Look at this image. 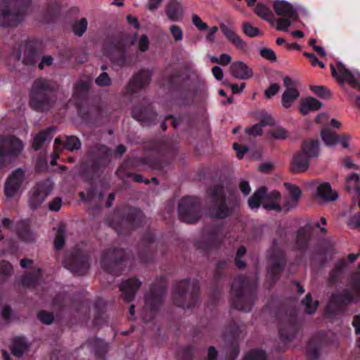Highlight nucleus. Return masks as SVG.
<instances>
[{
  "instance_id": "1",
  "label": "nucleus",
  "mask_w": 360,
  "mask_h": 360,
  "mask_svg": "<svg viewBox=\"0 0 360 360\" xmlns=\"http://www.w3.org/2000/svg\"><path fill=\"white\" fill-rule=\"evenodd\" d=\"M31 0H0V25L15 26L22 20Z\"/></svg>"
},
{
  "instance_id": "2",
  "label": "nucleus",
  "mask_w": 360,
  "mask_h": 360,
  "mask_svg": "<svg viewBox=\"0 0 360 360\" xmlns=\"http://www.w3.org/2000/svg\"><path fill=\"white\" fill-rule=\"evenodd\" d=\"M281 193L277 191L267 193L264 186L259 188L248 199V205L251 209H258L261 205L266 210H276L281 212L282 207L278 202Z\"/></svg>"
},
{
  "instance_id": "3",
  "label": "nucleus",
  "mask_w": 360,
  "mask_h": 360,
  "mask_svg": "<svg viewBox=\"0 0 360 360\" xmlns=\"http://www.w3.org/2000/svg\"><path fill=\"white\" fill-rule=\"evenodd\" d=\"M53 96V88L50 83L44 79H38L32 87L30 103L35 110H46Z\"/></svg>"
},
{
  "instance_id": "4",
  "label": "nucleus",
  "mask_w": 360,
  "mask_h": 360,
  "mask_svg": "<svg viewBox=\"0 0 360 360\" xmlns=\"http://www.w3.org/2000/svg\"><path fill=\"white\" fill-rule=\"evenodd\" d=\"M248 281L243 276L234 278L231 284V306L240 311H249L253 301L247 293Z\"/></svg>"
},
{
  "instance_id": "5",
  "label": "nucleus",
  "mask_w": 360,
  "mask_h": 360,
  "mask_svg": "<svg viewBox=\"0 0 360 360\" xmlns=\"http://www.w3.org/2000/svg\"><path fill=\"white\" fill-rule=\"evenodd\" d=\"M24 143L15 136L0 135V163L9 164L23 150Z\"/></svg>"
},
{
  "instance_id": "6",
  "label": "nucleus",
  "mask_w": 360,
  "mask_h": 360,
  "mask_svg": "<svg viewBox=\"0 0 360 360\" xmlns=\"http://www.w3.org/2000/svg\"><path fill=\"white\" fill-rule=\"evenodd\" d=\"M273 8L277 15L281 18L277 20V30L287 31L292 22L298 18V14L291 4L285 1H276Z\"/></svg>"
},
{
  "instance_id": "7",
  "label": "nucleus",
  "mask_w": 360,
  "mask_h": 360,
  "mask_svg": "<svg viewBox=\"0 0 360 360\" xmlns=\"http://www.w3.org/2000/svg\"><path fill=\"white\" fill-rule=\"evenodd\" d=\"M210 195L212 198V205L210 207V214L213 218L224 219L229 217L231 210L226 203L225 194L221 186H216L210 189Z\"/></svg>"
},
{
  "instance_id": "8",
  "label": "nucleus",
  "mask_w": 360,
  "mask_h": 360,
  "mask_svg": "<svg viewBox=\"0 0 360 360\" xmlns=\"http://www.w3.org/2000/svg\"><path fill=\"white\" fill-rule=\"evenodd\" d=\"M179 215L181 221L188 224L199 220L201 214L198 200L193 197L182 198L179 205Z\"/></svg>"
},
{
  "instance_id": "9",
  "label": "nucleus",
  "mask_w": 360,
  "mask_h": 360,
  "mask_svg": "<svg viewBox=\"0 0 360 360\" xmlns=\"http://www.w3.org/2000/svg\"><path fill=\"white\" fill-rule=\"evenodd\" d=\"M198 289V283L190 280H184L181 281L174 292H173V299L175 304L183 309L191 308L193 305V302L186 304V300L188 296L193 297V293Z\"/></svg>"
},
{
  "instance_id": "10",
  "label": "nucleus",
  "mask_w": 360,
  "mask_h": 360,
  "mask_svg": "<svg viewBox=\"0 0 360 360\" xmlns=\"http://www.w3.org/2000/svg\"><path fill=\"white\" fill-rule=\"evenodd\" d=\"M25 173L24 169L18 168L8 176L4 184V194L7 198H11L20 193Z\"/></svg>"
},
{
  "instance_id": "11",
  "label": "nucleus",
  "mask_w": 360,
  "mask_h": 360,
  "mask_svg": "<svg viewBox=\"0 0 360 360\" xmlns=\"http://www.w3.org/2000/svg\"><path fill=\"white\" fill-rule=\"evenodd\" d=\"M63 263L67 269L78 275L84 274L89 267L87 256L82 252L67 256Z\"/></svg>"
},
{
  "instance_id": "12",
  "label": "nucleus",
  "mask_w": 360,
  "mask_h": 360,
  "mask_svg": "<svg viewBox=\"0 0 360 360\" xmlns=\"http://www.w3.org/2000/svg\"><path fill=\"white\" fill-rule=\"evenodd\" d=\"M124 257V252L122 249H108L101 255V264L106 271L115 274Z\"/></svg>"
},
{
  "instance_id": "13",
  "label": "nucleus",
  "mask_w": 360,
  "mask_h": 360,
  "mask_svg": "<svg viewBox=\"0 0 360 360\" xmlns=\"http://www.w3.org/2000/svg\"><path fill=\"white\" fill-rule=\"evenodd\" d=\"M53 187L49 182H40L30 191L29 205L32 209H37L51 193Z\"/></svg>"
},
{
  "instance_id": "14",
  "label": "nucleus",
  "mask_w": 360,
  "mask_h": 360,
  "mask_svg": "<svg viewBox=\"0 0 360 360\" xmlns=\"http://www.w3.org/2000/svg\"><path fill=\"white\" fill-rule=\"evenodd\" d=\"M150 73L146 70H142L135 75L133 79L130 81L127 91L129 94L137 92L141 88L148 84L150 82Z\"/></svg>"
},
{
  "instance_id": "15",
  "label": "nucleus",
  "mask_w": 360,
  "mask_h": 360,
  "mask_svg": "<svg viewBox=\"0 0 360 360\" xmlns=\"http://www.w3.org/2000/svg\"><path fill=\"white\" fill-rule=\"evenodd\" d=\"M141 283L136 278H130L122 282L120 285V290L126 302L131 301Z\"/></svg>"
},
{
  "instance_id": "16",
  "label": "nucleus",
  "mask_w": 360,
  "mask_h": 360,
  "mask_svg": "<svg viewBox=\"0 0 360 360\" xmlns=\"http://www.w3.org/2000/svg\"><path fill=\"white\" fill-rule=\"evenodd\" d=\"M229 71L233 77L238 79L245 80L253 76L252 69L242 61L233 63L229 68Z\"/></svg>"
},
{
  "instance_id": "17",
  "label": "nucleus",
  "mask_w": 360,
  "mask_h": 360,
  "mask_svg": "<svg viewBox=\"0 0 360 360\" xmlns=\"http://www.w3.org/2000/svg\"><path fill=\"white\" fill-rule=\"evenodd\" d=\"M309 158L300 151L296 152L292 156L290 169L293 173H302L306 172L309 165Z\"/></svg>"
},
{
  "instance_id": "18",
  "label": "nucleus",
  "mask_w": 360,
  "mask_h": 360,
  "mask_svg": "<svg viewBox=\"0 0 360 360\" xmlns=\"http://www.w3.org/2000/svg\"><path fill=\"white\" fill-rule=\"evenodd\" d=\"M359 300L360 298L359 297L354 299L349 291L343 290L332 295L329 304L339 307L342 305H347L352 302L359 301Z\"/></svg>"
},
{
  "instance_id": "19",
  "label": "nucleus",
  "mask_w": 360,
  "mask_h": 360,
  "mask_svg": "<svg viewBox=\"0 0 360 360\" xmlns=\"http://www.w3.org/2000/svg\"><path fill=\"white\" fill-rule=\"evenodd\" d=\"M338 71L340 72V77H339L338 81L340 83L343 84L347 82L353 88H360L359 81L343 64L338 63Z\"/></svg>"
},
{
  "instance_id": "20",
  "label": "nucleus",
  "mask_w": 360,
  "mask_h": 360,
  "mask_svg": "<svg viewBox=\"0 0 360 360\" xmlns=\"http://www.w3.org/2000/svg\"><path fill=\"white\" fill-rule=\"evenodd\" d=\"M220 29L226 38L238 49L245 50L246 44L243 40L236 33V32L222 24L220 25Z\"/></svg>"
},
{
  "instance_id": "21",
  "label": "nucleus",
  "mask_w": 360,
  "mask_h": 360,
  "mask_svg": "<svg viewBox=\"0 0 360 360\" xmlns=\"http://www.w3.org/2000/svg\"><path fill=\"white\" fill-rule=\"evenodd\" d=\"M322 107V103L313 97L302 98L300 101V111L305 115L311 111H316Z\"/></svg>"
},
{
  "instance_id": "22",
  "label": "nucleus",
  "mask_w": 360,
  "mask_h": 360,
  "mask_svg": "<svg viewBox=\"0 0 360 360\" xmlns=\"http://www.w3.org/2000/svg\"><path fill=\"white\" fill-rule=\"evenodd\" d=\"M301 153L309 158L318 157L319 154V143L317 140L304 141L301 146Z\"/></svg>"
},
{
  "instance_id": "23",
  "label": "nucleus",
  "mask_w": 360,
  "mask_h": 360,
  "mask_svg": "<svg viewBox=\"0 0 360 360\" xmlns=\"http://www.w3.org/2000/svg\"><path fill=\"white\" fill-rule=\"evenodd\" d=\"M165 13L170 20L176 22L182 18L183 9L179 3L173 1L167 5Z\"/></svg>"
},
{
  "instance_id": "24",
  "label": "nucleus",
  "mask_w": 360,
  "mask_h": 360,
  "mask_svg": "<svg viewBox=\"0 0 360 360\" xmlns=\"http://www.w3.org/2000/svg\"><path fill=\"white\" fill-rule=\"evenodd\" d=\"M318 195L325 201H335L338 198L335 191L332 190L328 183L321 184L317 188Z\"/></svg>"
},
{
  "instance_id": "25",
  "label": "nucleus",
  "mask_w": 360,
  "mask_h": 360,
  "mask_svg": "<svg viewBox=\"0 0 360 360\" xmlns=\"http://www.w3.org/2000/svg\"><path fill=\"white\" fill-rule=\"evenodd\" d=\"M297 329V327L295 321H290L287 324L282 323L279 326L281 336L289 341L294 338Z\"/></svg>"
},
{
  "instance_id": "26",
  "label": "nucleus",
  "mask_w": 360,
  "mask_h": 360,
  "mask_svg": "<svg viewBox=\"0 0 360 360\" xmlns=\"http://www.w3.org/2000/svg\"><path fill=\"white\" fill-rule=\"evenodd\" d=\"M271 266L270 269L271 274L274 276L281 272L284 266L285 259L283 254L278 251L271 256Z\"/></svg>"
},
{
  "instance_id": "27",
  "label": "nucleus",
  "mask_w": 360,
  "mask_h": 360,
  "mask_svg": "<svg viewBox=\"0 0 360 360\" xmlns=\"http://www.w3.org/2000/svg\"><path fill=\"white\" fill-rule=\"evenodd\" d=\"M300 93L297 89H285L282 95L281 103L283 108H289L297 100Z\"/></svg>"
},
{
  "instance_id": "28",
  "label": "nucleus",
  "mask_w": 360,
  "mask_h": 360,
  "mask_svg": "<svg viewBox=\"0 0 360 360\" xmlns=\"http://www.w3.org/2000/svg\"><path fill=\"white\" fill-rule=\"evenodd\" d=\"M339 136L340 135L326 127L321 131V139L328 146H333L338 144L339 143Z\"/></svg>"
},
{
  "instance_id": "29",
  "label": "nucleus",
  "mask_w": 360,
  "mask_h": 360,
  "mask_svg": "<svg viewBox=\"0 0 360 360\" xmlns=\"http://www.w3.org/2000/svg\"><path fill=\"white\" fill-rule=\"evenodd\" d=\"M274 120L271 117L262 120L259 123L253 125L252 127L246 128L245 132L252 136H260L262 134V127L265 125H271Z\"/></svg>"
},
{
  "instance_id": "30",
  "label": "nucleus",
  "mask_w": 360,
  "mask_h": 360,
  "mask_svg": "<svg viewBox=\"0 0 360 360\" xmlns=\"http://www.w3.org/2000/svg\"><path fill=\"white\" fill-rule=\"evenodd\" d=\"M51 129L41 131L34 138L32 147L35 150H39L46 143L49 142L52 139L49 136Z\"/></svg>"
},
{
  "instance_id": "31",
  "label": "nucleus",
  "mask_w": 360,
  "mask_h": 360,
  "mask_svg": "<svg viewBox=\"0 0 360 360\" xmlns=\"http://www.w3.org/2000/svg\"><path fill=\"white\" fill-rule=\"evenodd\" d=\"M27 348L28 345L23 338H16L13 340L11 352L15 356L19 358L22 356Z\"/></svg>"
},
{
  "instance_id": "32",
  "label": "nucleus",
  "mask_w": 360,
  "mask_h": 360,
  "mask_svg": "<svg viewBox=\"0 0 360 360\" xmlns=\"http://www.w3.org/2000/svg\"><path fill=\"white\" fill-rule=\"evenodd\" d=\"M346 189L349 191H354L357 195H360V178L359 174L354 173L346 179L345 184Z\"/></svg>"
},
{
  "instance_id": "33",
  "label": "nucleus",
  "mask_w": 360,
  "mask_h": 360,
  "mask_svg": "<svg viewBox=\"0 0 360 360\" xmlns=\"http://www.w3.org/2000/svg\"><path fill=\"white\" fill-rule=\"evenodd\" d=\"M255 13L262 19L274 23V14L271 11L262 4H257L255 10Z\"/></svg>"
},
{
  "instance_id": "34",
  "label": "nucleus",
  "mask_w": 360,
  "mask_h": 360,
  "mask_svg": "<svg viewBox=\"0 0 360 360\" xmlns=\"http://www.w3.org/2000/svg\"><path fill=\"white\" fill-rule=\"evenodd\" d=\"M302 304L304 306V311L307 314H313L316 310L319 305L318 301H312L311 294L308 293L302 301Z\"/></svg>"
},
{
  "instance_id": "35",
  "label": "nucleus",
  "mask_w": 360,
  "mask_h": 360,
  "mask_svg": "<svg viewBox=\"0 0 360 360\" xmlns=\"http://www.w3.org/2000/svg\"><path fill=\"white\" fill-rule=\"evenodd\" d=\"M81 147L79 139L75 136H66L64 142V148L68 150H78Z\"/></svg>"
},
{
  "instance_id": "36",
  "label": "nucleus",
  "mask_w": 360,
  "mask_h": 360,
  "mask_svg": "<svg viewBox=\"0 0 360 360\" xmlns=\"http://www.w3.org/2000/svg\"><path fill=\"white\" fill-rule=\"evenodd\" d=\"M18 233L19 237L25 241L28 242L33 240L32 234L31 233L28 227L24 222H22L18 225Z\"/></svg>"
},
{
  "instance_id": "37",
  "label": "nucleus",
  "mask_w": 360,
  "mask_h": 360,
  "mask_svg": "<svg viewBox=\"0 0 360 360\" xmlns=\"http://www.w3.org/2000/svg\"><path fill=\"white\" fill-rule=\"evenodd\" d=\"M269 134L274 139L284 140L289 136V132L283 127H276L269 131Z\"/></svg>"
},
{
  "instance_id": "38",
  "label": "nucleus",
  "mask_w": 360,
  "mask_h": 360,
  "mask_svg": "<svg viewBox=\"0 0 360 360\" xmlns=\"http://www.w3.org/2000/svg\"><path fill=\"white\" fill-rule=\"evenodd\" d=\"M87 24V20L84 18L76 21L72 26L74 33L77 36H82L86 30Z\"/></svg>"
},
{
  "instance_id": "39",
  "label": "nucleus",
  "mask_w": 360,
  "mask_h": 360,
  "mask_svg": "<svg viewBox=\"0 0 360 360\" xmlns=\"http://www.w3.org/2000/svg\"><path fill=\"white\" fill-rule=\"evenodd\" d=\"M284 186L288 192V197L300 200L302 192L298 186L290 183H285Z\"/></svg>"
},
{
  "instance_id": "40",
  "label": "nucleus",
  "mask_w": 360,
  "mask_h": 360,
  "mask_svg": "<svg viewBox=\"0 0 360 360\" xmlns=\"http://www.w3.org/2000/svg\"><path fill=\"white\" fill-rule=\"evenodd\" d=\"M169 32L175 42H179L183 39V31L181 28L176 25H172L169 28Z\"/></svg>"
},
{
  "instance_id": "41",
  "label": "nucleus",
  "mask_w": 360,
  "mask_h": 360,
  "mask_svg": "<svg viewBox=\"0 0 360 360\" xmlns=\"http://www.w3.org/2000/svg\"><path fill=\"white\" fill-rule=\"evenodd\" d=\"M243 360H266V354L262 350H252L246 354Z\"/></svg>"
},
{
  "instance_id": "42",
  "label": "nucleus",
  "mask_w": 360,
  "mask_h": 360,
  "mask_svg": "<svg viewBox=\"0 0 360 360\" xmlns=\"http://www.w3.org/2000/svg\"><path fill=\"white\" fill-rule=\"evenodd\" d=\"M310 89L323 98L328 99L331 96L330 91L323 86H311Z\"/></svg>"
},
{
  "instance_id": "43",
  "label": "nucleus",
  "mask_w": 360,
  "mask_h": 360,
  "mask_svg": "<svg viewBox=\"0 0 360 360\" xmlns=\"http://www.w3.org/2000/svg\"><path fill=\"white\" fill-rule=\"evenodd\" d=\"M65 243V231L63 229L60 228L58 230L55 240H54V247L56 250H60Z\"/></svg>"
},
{
  "instance_id": "44",
  "label": "nucleus",
  "mask_w": 360,
  "mask_h": 360,
  "mask_svg": "<svg viewBox=\"0 0 360 360\" xmlns=\"http://www.w3.org/2000/svg\"><path fill=\"white\" fill-rule=\"evenodd\" d=\"M243 30L245 34L250 37H254L260 34V31L257 27H253L248 22L243 24Z\"/></svg>"
},
{
  "instance_id": "45",
  "label": "nucleus",
  "mask_w": 360,
  "mask_h": 360,
  "mask_svg": "<svg viewBox=\"0 0 360 360\" xmlns=\"http://www.w3.org/2000/svg\"><path fill=\"white\" fill-rule=\"evenodd\" d=\"M245 252L246 250L243 246L240 247L237 250L235 262L239 269H243L245 266V263L240 259V258L245 255Z\"/></svg>"
},
{
  "instance_id": "46",
  "label": "nucleus",
  "mask_w": 360,
  "mask_h": 360,
  "mask_svg": "<svg viewBox=\"0 0 360 360\" xmlns=\"http://www.w3.org/2000/svg\"><path fill=\"white\" fill-rule=\"evenodd\" d=\"M96 83L99 86H105L110 84V79L105 72L101 73L96 79Z\"/></svg>"
},
{
  "instance_id": "47",
  "label": "nucleus",
  "mask_w": 360,
  "mask_h": 360,
  "mask_svg": "<svg viewBox=\"0 0 360 360\" xmlns=\"http://www.w3.org/2000/svg\"><path fill=\"white\" fill-rule=\"evenodd\" d=\"M260 55L271 61H276V56L275 52L269 48H264L260 50Z\"/></svg>"
},
{
  "instance_id": "48",
  "label": "nucleus",
  "mask_w": 360,
  "mask_h": 360,
  "mask_svg": "<svg viewBox=\"0 0 360 360\" xmlns=\"http://www.w3.org/2000/svg\"><path fill=\"white\" fill-rule=\"evenodd\" d=\"M12 273L13 268L8 262L5 261H2L0 262V274L8 276L11 275Z\"/></svg>"
},
{
  "instance_id": "49",
  "label": "nucleus",
  "mask_w": 360,
  "mask_h": 360,
  "mask_svg": "<svg viewBox=\"0 0 360 360\" xmlns=\"http://www.w3.org/2000/svg\"><path fill=\"white\" fill-rule=\"evenodd\" d=\"M347 224L352 229L360 228V212H357L348 219Z\"/></svg>"
},
{
  "instance_id": "50",
  "label": "nucleus",
  "mask_w": 360,
  "mask_h": 360,
  "mask_svg": "<svg viewBox=\"0 0 360 360\" xmlns=\"http://www.w3.org/2000/svg\"><path fill=\"white\" fill-rule=\"evenodd\" d=\"M38 318L42 323L47 325L51 324L53 320L52 314L46 311L39 312L38 314Z\"/></svg>"
},
{
  "instance_id": "51",
  "label": "nucleus",
  "mask_w": 360,
  "mask_h": 360,
  "mask_svg": "<svg viewBox=\"0 0 360 360\" xmlns=\"http://www.w3.org/2000/svg\"><path fill=\"white\" fill-rule=\"evenodd\" d=\"M298 202H299V200H297L296 198L295 199V198L288 197L286 199L285 202L283 205L282 209H283L285 211L288 212V211L296 207L298 204Z\"/></svg>"
},
{
  "instance_id": "52",
  "label": "nucleus",
  "mask_w": 360,
  "mask_h": 360,
  "mask_svg": "<svg viewBox=\"0 0 360 360\" xmlns=\"http://www.w3.org/2000/svg\"><path fill=\"white\" fill-rule=\"evenodd\" d=\"M280 86L276 83L271 84L269 87L265 91L264 95L266 98H270L273 96L276 95L279 91Z\"/></svg>"
},
{
  "instance_id": "53",
  "label": "nucleus",
  "mask_w": 360,
  "mask_h": 360,
  "mask_svg": "<svg viewBox=\"0 0 360 360\" xmlns=\"http://www.w3.org/2000/svg\"><path fill=\"white\" fill-rule=\"evenodd\" d=\"M62 205V200L60 198L56 197L53 198L49 204V208L51 211L57 212L60 210Z\"/></svg>"
},
{
  "instance_id": "54",
  "label": "nucleus",
  "mask_w": 360,
  "mask_h": 360,
  "mask_svg": "<svg viewBox=\"0 0 360 360\" xmlns=\"http://www.w3.org/2000/svg\"><path fill=\"white\" fill-rule=\"evenodd\" d=\"M192 22L193 25L200 30H204L207 28V25L204 22L202 21V20L198 15L195 14H193L192 15Z\"/></svg>"
},
{
  "instance_id": "55",
  "label": "nucleus",
  "mask_w": 360,
  "mask_h": 360,
  "mask_svg": "<svg viewBox=\"0 0 360 360\" xmlns=\"http://www.w3.org/2000/svg\"><path fill=\"white\" fill-rule=\"evenodd\" d=\"M37 281V279L35 276L32 275H28L25 276L22 278V283L24 286L26 287H34Z\"/></svg>"
},
{
  "instance_id": "56",
  "label": "nucleus",
  "mask_w": 360,
  "mask_h": 360,
  "mask_svg": "<svg viewBox=\"0 0 360 360\" xmlns=\"http://www.w3.org/2000/svg\"><path fill=\"white\" fill-rule=\"evenodd\" d=\"M165 0H148L146 7L150 11L158 9Z\"/></svg>"
},
{
  "instance_id": "57",
  "label": "nucleus",
  "mask_w": 360,
  "mask_h": 360,
  "mask_svg": "<svg viewBox=\"0 0 360 360\" xmlns=\"http://www.w3.org/2000/svg\"><path fill=\"white\" fill-rule=\"evenodd\" d=\"M233 148L236 151V156L239 159L243 158L245 153L248 151V147H246V146L242 147L237 143H234L233 144Z\"/></svg>"
},
{
  "instance_id": "58",
  "label": "nucleus",
  "mask_w": 360,
  "mask_h": 360,
  "mask_svg": "<svg viewBox=\"0 0 360 360\" xmlns=\"http://www.w3.org/2000/svg\"><path fill=\"white\" fill-rule=\"evenodd\" d=\"M148 39L146 35H142L139 41V49L144 52L148 49Z\"/></svg>"
},
{
  "instance_id": "59",
  "label": "nucleus",
  "mask_w": 360,
  "mask_h": 360,
  "mask_svg": "<svg viewBox=\"0 0 360 360\" xmlns=\"http://www.w3.org/2000/svg\"><path fill=\"white\" fill-rule=\"evenodd\" d=\"M350 139L351 136L349 135L342 134L339 136V143H341L345 148H348L349 146Z\"/></svg>"
},
{
  "instance_id": "60",
  "label": "nucleus",
  "mask_w": 360,
  "mask_h": 360,
  "mask_svg": "<svg viewBox=\"0 0 360 360\" xmlns=\"http://www.w3.org/2000/svg\"><path fill=\"white\" fill-rule=\"evenodd\" d=\"M53 63V58L51 56H43L40 63L39 64V68L42 70L46 66H49Z\"/></svg>"
},
{
  "instance_id": "61",
  "label": "nucleus",
  "mask_w": 360,
  "mask_h": 360,
  "mask_svg": "<svg viewBox=\"0 0 360 360\" xmlns=\"http://www.w3.org/2000/svg\"><path fill=\"white\" fill-rule=\"evenodd\" d=\"M239 188H240V191L245 195H247L250 193L251 188L250 186L249 183L247 181H242L240 183Z\"/></svg>"
},
{
  "instance_id": "62",
  "label": "nucleus",
  "mask_w": 360,
  "mask_h": 360,
  "mask_svg": "<svg viewBox=\"0 0 360 360\" xmlns=\"http://www.w3.org/2000/svg\"><path fill=\"white\" fill-rule=\"evenodd\" d=\"M212 72L214 77L217 80H221L224 77L223 70L219 66H214L212 69Z\"/></svg>"
},
{
  "instance_id": "63",
  "label": "nucleus",
  "mask_w": 360,
  "mask_h": 360,
  "mask_svg": "<svg viewBox=\"0 0 360 360\" xmlns=\"http://www.w3.org/2000/svg\"><path fill=\"white\" fill-rule=\"evenodd\" d=\"M232 58L230 55L227 53H222L219 58V65H226L229 64Z\"/></svg>"
},
{
  "instance_id": "64",
  "label": "nucleus",
  "mask_w": 360,
  "mask_h": 360,
  "mask_svg": "<svg viewBox=\"0 0 360 360\" xmlns=\"http://www.w3.org/2000/svg\"><path fill=\"white\" fill-rule=\"evenodd\" d=\"M352 325L355 328L356 334H360V314L356 315L354 317Z\"/></svg>"
}]
</instances>
